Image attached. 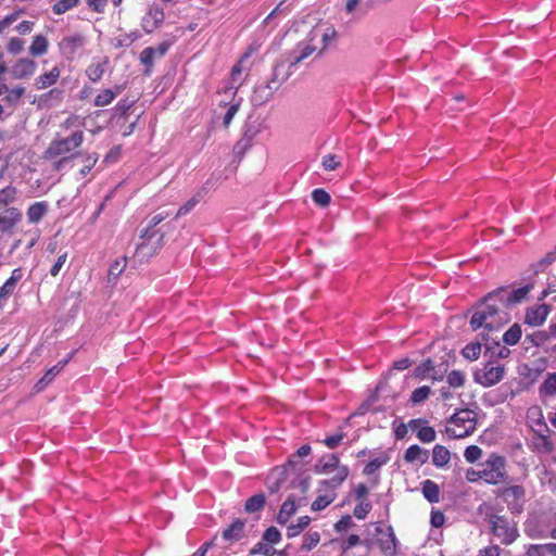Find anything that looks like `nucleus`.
I'll use <instances>...</instances> for the list:
<instances>
[{"label":"nucleus","instance_id":"1","mask_svg":"<svg viewBox=\"0 0 556 556\" xmlns=\"http://www.w3.org/2000/svg\"><path fill=\"white\" fill-rule=\"evenodd\" d=\"M84 140L83 130H75L67 137L56 136L45 150L42 159L53 161L52 167L59 172L76 155L75 150L83 144Z\"/></svg>","mask_w":556,"mask_h":556},{"label":"nucleus","instance_id":"2","mask_svg":"<svg viewBox=\"0 0 556 556\" xmlns=\"http://www.w3.org/2000/svg\"><path fill=\"white\" fill-rule=\"evenodd\" d=\"M497 302L498 301H488L486 298L484 299V302L471 316L470 326L472 330H478L482 327L490 331L497 330L504 324L508 323V313L505 312V307L496 306Z\"/></svg>","mask_w":556,"mask_h":556},{"label":"nucleus","instance_id":"3","mask_svg":"<svg viewBox=\"0 0 556 556\" xmlns=\"http://www.w3.org/2000/svg\"><path fill=\"white\" fill-rule=\"evenodd\" d=\"M372 527L374 532H370L369 529L367 530L368 535L371 538L363 540V544L366 546L367 552H369L372 544L376 543L384 556H396L399 541L393 528L382 522H377L372 525Z\"/></svg>","mask_w":556,"mask_h":556},{"label":"nucleus","instance_id":"4","mask_svg":"<svg viewBox=\"0 0 556 556\" xmlns=\"http://www.w3.org/2000/svg\"><path fill=\"white\" fill-rule=\"evenodd\" d=\"M476 415L472 410L462 409L455 413L445 427V432L451 439H463L476 430Z\"/></svg>","mask_w":556,"mask_h":556},{"label":"nucleus","instance_id":"5","mask_svg":"<svg viewBox=\"0 0 556 556\" xmlns=\"http://www.w3.org/2000/svg\"><path fill=\"white\" fill-rule=\"evenodd\" d=\"M482 480L489 484H500L507 477L504 457L491 454L480 466Z\"/></svg>","mask_w":556,"mask_h":556},{"label":"nucleus","instance_id":"6","mask_svg":"<svg viewBox=\"0 0 556 556\" xmlns=\"http://www.w3.org/2000/svg\"><path fill=\"white\" fill-rule=\"evenodd\" d=\"M533 289V286L528 283L523 287L509 290L508 288H500L486 295L488 301H498L503 307H508L525 301Z\"/></svg>","mask_w":556,"mask_h":556},{"label":"nucleus","instance_id":"7","mask_svg":"<svg viewBox=\"0 0 556 556\" xmlns=\"http://www.w3.org/2000/svg\"><path fill=\"white\" fill-rule=\"evenodd\" d=\"M141 240L135 253L140 262L151 258L163 245V235L159 230H146Z\"/></svg>","mask_w":556,"mask_h":556},{"label":"nucleus","instance_id":"8","mask_svg":"<svg viewBox=\"0 0 556 556\" xmlns=\"http://www.w3.org/2000/svg\"><path fill=\"white\" fill-rule=\"evenodd\" d=\"M490 526L492 533L500 540L502 544L508 545L513 543L518 535L515 523L510 522L503 516H491Z\"/></svg>","mask_w":556,"mask_h":556},{"label":"nucleus","instance_id":"9","mask_svg":"<svg viewBox=\"0 0 556 556\" xmlns=\"http://www.w3.org/2000/svg\"><path fill=\"white\" fill-rule=\"evenodd\" d=\"M86 45V37L81 34H72L63 37L59 42L61 54L68 61L77 55L78 51Z\"/></svg>","mask_w":556,"mask_h":556},{"label":"nucleus","instance_id":"10","mask_svg":"<svg viewBox=\"0 0 556 556\" xmlns=\"http://www.w3.org/2000/svg\"><path fill=\"white\" fill-rule=\"evenodd\" d=\"M502 497L513 513H520L526 501V490L521 485H510L502 491Z\"/></svg>","mask_w":556,"mask_h":556},{"label":"nucleus","instance_id":"11","mask_svg":"<svg viewBox=\"0 0 556 556\" xmlns=\"http://www.w3.org/2000/svg\"><path fill=\"white\" fill-rule=\"evenodd\" d=\"M504 371V366L492 362L486 363L482 374H476V381L483 387H492L503 379Z\"/></svg>","mask_w":556,"mask_h":556},{"label":"nucleus","instance_id":"12","mask_svg":"<svg viewBox=\"0 0 556 556\" xmlns=\"http://www.w3.org/2000/svg\"><path fill=\"white\" fill-rule=\"evenodd\" d=\"M248 59V54H244L240 61L232 67L230 74V86L225 88L224 94L228 97H235L237 94L238 88L242 85L247 68L243 66L244 62Z\"/></svg>","mask_w":556,"mask_h":556},{"label":"nucleus","instance_id":"13","mask_svg":"<svg viewBox=\"0 0 556 556\" xmlns=\"http://www.w3.org/2000/svg\"><path fill=\"white\" fill-rule=\"evenodd\" d=\"M164 17L163 9L153 4L142 17L141 26L146 33L150 34L162 25Z\"/></svg>","mask_w":556,"mask_h":556},{"label":"nucleus","instance_id":"14","mask_svg":"<svg viewBox=\"0 0 556 556\" xmlns=\"http://www.w3.org/2000/svg\"><path fill=\"white\" fill-rule=\"evenodd\" d=\"M169 43L162 42L157 47H147L140 52V62L147 67L146 73H149L153 66L155 58H163L168 51Z\"/></svg>","mask_w":556,"mask_h":556},{"label":"nucleus","instance_id":"15","mask_svg":"<svg viewBox=\"0 0 556 556\" xmlns=\"http://www.w3.org/2000/svg\"><path fill=\"white\" fill-rule=\"evenodd\" d=\"M549 314V306L546 304H539L528 307L525 314V324L539 327L543 325Z\"/></svg>","mask_w":556,"mask_h":556},{"label":"nucleus","instance_id":"16","mask_svg":"<svg viewBox=\"0 0 556 556\" xmlns=\"http://www.w3.org/2000/svg\"><path fill=\"white\" fill-rule=\"evenodd\" d=\"M37 70V64L28 58L18 59L12 66V76L15 79H27L31 77Z\"/></svg>","mask_w":556,"mask_h":556},{"label":"nucleus","instance_id":"17","mask_svg":"<svg viewBox=\"0 0 556 556\" xmlns=\"http://www.w3.org/2000/svg\"><path fill=\"white\" fill-rule=\"evenodd\" d=\"M527 424L533 431V433L538 432H549L547 424L545 422L543 412L539 406H532L527 410Z\"/></svg>","mask_w":556,"mask_h":556},{"label":"nucleus","instance_id":"18","mask_svg":"<svg viewBox=\"0 0 556 556\" xmlns=\"http://www.w3.org/2000/svg\"><path fill=\"white\" fill-rule=\"evenodd\" d=\"M313 39L314 37L309 38L308 41L300 42L296 46V48L292 51L290 56L291 66H294L300 62L304 61L317 50V47L312 42Z\"/></svg>","mask_w":556,"mask_h":556},{"label":"nucleus","instance_id":"19","mask_svg":"<svg viewBox=\"0 0 556 556\" xmlns=\"http://www.w3.org/2000/svg\"><path fill=\"white\" fill-rule=\"evenodd\" d=\"M337 497L336 491L330 488H323L321 485L318 489V496L312 503V510L319 511L325 509L328 505H330Z\"/></svg>","mask_w":556,"mask_h":556},{"label":"nucleus","instance_id":"20","mask_svg":"<svg viewBox=\"0 0 556 556\" xmlns=\"http://www.w3.org/2000/svg\"><path fill=\"white\" fill-rule=\"evenodd\" d=\"M22 218V213L15 208L10 207L0 214V231H10Z\"/></svg>","mask_w":556,"mask_h":556},{"label":"nucleus","instance_id":"21","mask_svg":"<svg viewBox=\"0 0 556 556\" xmlns=\"http://www.w3.org/2000/svg\"><path fill=\"white\" fill-rule=\"evenodd\" d=\"M61 71L58 66H53L49 72L39 75L34 83V86L37 90H42L49 88L56 84L60 78Z\"/></svg>","mask_w":556,"mask_h":556},{"label":"nucleus","instance_id":"22","mask_svg":"<svg viewBox=\"0 0 556 556\" xmlns=\"http://www.w3.org/2000/svg\"><path fill=\"white\" fill-rule=\"evenodd\" d=\"M339 457L336 454L324 455L315 465L316 473H330L340 467Z\"/></svg>","mask_w":556,"mask_h":556},{"label":"nucleus","instance_id":"23","mask_svg":"<svg viewBox=\"0 0 556 556\" xmlns=\"http://www.w3.org/2000/svg\"><path fill=\"white\" fill-rule=\"evenodd\" d=\"M404 459L407 463L424 465L429 459V452L415 444L406 450Z\"/></svg>","mask_w":556,"mask_h":556},{"label":"nucleus","instance_id":"24","mask_svg":"<svg viewBox=\"0 0 556 556\" xmlns=\"http://www.w3.org/2000/svg\"><path fill=\"white\" fill-rule=\"evenodd\" d=\"M244 526L245 522L241 519L235 520L228 528H226L222 536L224 540L233 542L239 541L241 538H243L244 534Z\"/></svg>","mask_w":556,"mask_h":556},{"label":"nucleus","instance_id":"25","mask_svg":"<svg viewBox=\"0 0 556 556\" xmlns=\"http://www.w3.org/2000/svg\"><path fill=\"white\" fill-rule=\"evenodd\" d=\"M332 472H334V476L329 480H323L320 482V485L323 488H330L333 491L342 484V482L348 478L349 476V468L344 465H341L337 469H334Z\"/></svg>","mask_w":556,"mask_h":556},{"label":"nucleus","instance_id":"26","mask_svg":"<svg viewBox=\"0 0 556 556\" xmlns=\"http://www.w3.org/2000/svg\"><path fill=\"white\" fill-rule=\"evenodd\" d=\"M539 394L542 399L556 396V372H548L539 387Z\"/></svg>","mask_w":556,"mask_h":556},{"label":"nucleus","instance_id":"27","mask_svg":"<svg viewBox=\"0 0 556 556\" xmlns=\"http://www.w3.org/2000/svg\"><path fill=\"white\" fill-rule=\"evenodd\" d=\"M48 212V203L42 202H36L31 204L27 210V218L28 222L31 224H37L41 220V218L47 214Z\"/></svg>","mask_w":556,"mask_h":556},{"label":"nucleus","instance_id":"28","mask_svg":"<svg viewBox=\"0 0 556 556\" xmlns=\"http://www.w3.org/2000/svg\"><path fill=\"white\" fill-rule=\"evenodd\" d=\"M534 450L541 453H551L554 448L552 441L548 439V432L534 433L532 439Z\"/></svg>","mask_w":556,"mask_h":556},{"label":"nucleus","instance_id":"29","mask_svg":"<svg viewBox=\"0 0 556 556\" xmlns=\"http://www.w3.org/2000/svg\"><path fill=\"white\" fill-rule=\"evenodd\" d=\"M106 64H108L106 58H103L97 62L91 63L86 70V75L88 76V78L91 81H93V83L99 81L105 72Z\"/></svg>","mask_w":556,"mask_h":556},{"label":"nucleus","instance_id":"30","mask_svg":"<svg viewBox=\"0 0 556 556\" xmlns=\"http://www.w3.org/2000/svg\"><path fill=\"white\" fill-rule=\"evenodd\" d=\"M450 459H451V453L445 446L437 444L433 447L432 464L435 467L442 468V467L446 466L450 463Z\"/></svg>","mask_w":556,"mask_h":556},{"label":"nucleus","instance_id":"31","mask_svg":"<svg viewBox=\"0 0 556 556\" xmlns=\"http://www.w3.org/2000/svg\"><path fill=\"white\" fill-rule=\"evenodd\" d=\"M225 97H226V99H230V101L228 103L226 101H220L222 103H225L228 105L227 111L224 115V121H223L224 126L228 127L230 125L232 118L237 114V112L241 105L242 99L237 98L236 96L235 97L225 96Z\"/></svg>","mask_w":556,"mask_h":556},{"label":"nucleus","instance_id":"32","mask_svg":"<svg viewBox=\"0 0 556 556\" xmlns=\"http://www.w3.org/2000/svg\"><path fill=\"white\" fill-rule=\"evenodd\" d=\"M64 91L53 88L39 97V104L43 106H52L63 100Z\"/></svg>","mask_w":556,"mask_h":556},{"label":"nucleus","instance_id":"33","mask_svg":"<svg viewBox=\"0 0 556 556\" xmlns=\"http://www.w3.org/2000/svg\"><path fill=\"white\" fill-rule=\"evenodd\" d=\"M49 42L48 39L42 35H36L29 47V53L33 56H41L48 52Z\"/></svg>","mask_w":556,"mask_h":556},{"label":"nucleus","instance_id":"34","mask_svg":"<svg viewBox=\"0 0 556 556\" xmlns=\"http://www.w3.org/2000/svg\"><path fill=\"white\" fill-rule=\"evenodd\" d=\"M422 494L430 503H438L440 500V489L432 480L422 482Z\"/></svg>","mask_w":556,"mask_h":556},{"label":"nucleus","instance_id":"35","mask_svg":"<svg viewBox=\"0 0 556 556\" xmlns=\"http://www.w3.org/2000/svg\"><path fill=\"white\" fill-rule=\"evenodd\" d=\"M296 506L293 500L288 498L283 502L277 516V521L280 525L288 522L290 517L295 513Z\"/></svg>","mask_w":556,"mask_h":556},{"label":"nucleus","instance_id":"36","mask_svg":"<svg viewBox=\"0 0 556 556\" xmlns=\"http://www.w3.org/2000/svg\"><path fill=\"white\" fill-rule=\"evenodd\" d=\"M522 334L521 326L519 324H514L509 327L508 330L502 337V340L507 345H515L519 342Z\"/></svg>","mask_w":556,"mask_h":556},{"label":"nucleus","instance_id":"37","mask_svg":"<svg viewBox=\"0 0 556 556\" xmlns=\"http://www.w3.org/2000/svg\"><path fill=\"white\" fill-rule=\"evenodd\" d=\"M67 362L68 359L62 361L58 365L48 369L45 376L39 380L37 384L38 389L41 390L46 386H48L54 379V377L64 368Z\"/></svg>","mask_w":556,"mask_h":556},{"label":"nucleus","instance_id":"38","mask_svg":"<svg viewBox=\"0 0 556 556\" xmlns=\"http://www.w3.org/2000/svg\"><path fill=\"white\" fill-rule=\"evenodd\" d=\"M25 92L26 89L23 86H15L12 89L8 87L4 101L11 106H16L20 103L21 99L24 97Z\"/></svg>","mask_w":556,"mask_h":556},{"label":"nucleus","instance_id":"39","mask_svg":"<svg viewBox=\"0 0 556 556\" xmlns=\"http://www.w3.org/2000/svg\"><path fill=\"white\" fill-rule=\"evenodd\" d=\"M311 522L308 516H302L298 519L296 523H291L287 528V536L294 538L300 534Z\"/></svg>","mask_w":556,"mask_h":556},{"label":"nucleus","instance_id":"40","mask_svg":"<svg viewBox=\"0 0 556 556\" xmlns=\"http://www.w3.org/2000/svg\"><path fill=\"white\" fill-rule=\"evenodd\" d=\"M17 190L14 186L9 185L0 190V210L11 203H13L16 199Z\"/></svg>","mask_w":556,"mask_h":556},{"label":"nucleus","instance_id":"41","mask_svg":"<svg viewBox=\"0 0 556 556\" xmlns=\"http://www.w3.org/2000/svg\"><path fill=\"white\" fill-rule=\"evenodd\" d=\"M265 505L264 494H256L247 500L244 509L248 513H256L261 510Z\"/></svg>","mask_w":556,"mask_h":556},{"label":"nucleus","instance_id":"42","mask_svg":"<svg viewBox=\"0 0 556 556\" xmlns=\"http://www.w3.org/2000/svg\"><path fill=\"white\" fill-rule=\"evenodd\" d=\"M117 91H119V88H117ZM118 92H114L111 89H104L102 90L96 98H94V105L96 106H106L116 98Z\"/></svg>","mask_w":556,"mask_h":556},{"label":"nucleus","instance_id":"43","mask_svg":"<svg viewBox=\"0 0 556 556\" xmlns=\"http://www.w3.org/2000/svg\"><path fill=\"white\" fill-rule=\"evenodd\" d=\"M79 4V0H59L52 7V11L56 15L66 13Z\"/></svg>","mask_w":556,"mask_h":556},{"label":"nucleus","instance_id":"44","mask_svg":"<svg viewBox=\"0 0 556 556\" xmlns=\"http://www.w3.org/2000/svg\"><path fill=\"white\" fill-rule=\"evenodd\" d=\"M434 370L433 361L430 358L425 359L421 364H419L415 368V377L425 379L427 378L431 371Z\"/></svg>","mask_w":556,"mask_h":556},{"label":"nucleus","instance_id":"45","mask_svg":"<svg viewBox=\"0 0 556 556\" xmlns=\"http://www.w3.org/2000/svg\"><path fill=\"white\" fill-rule=\"evenodd\" d=\"M431 394V388L428 386H422L415 389L410 395V402L413 404H420L425 402L428 396Z\"/></svg>","mask_w":556,"mask_h":556},{"label":"nucleus","instance_id":"46","mask_svg":"<svg viewBox=\"0 0 556 556\" xmlns=\"http://www.w3.org/2000/svg\"><path fill=\"white\" fill-rule=\"evenodd\" d=\"M446 381L452 388H462L466 381V375L460 370H452L447 377Z\"/></svg>","mask_w":556,"mask_h":556},{"label":"nucleus","instance_id":"47","mask_svg":"<svg viewBox=\"0 0 556 556\" xmlns=\"http://www.w3.org/2000/svg\"><path fill=\"white\" fill-rule=\"evenodd\" d=\"M139 38V35L137 31H132L129 34H123L114 38V46L116 48L121 47H129L132 45L137 39Z\"/></svg>","mask_w":556,"mask_h":556},{"label":"nucleus","instance_id":"48","mask_svg":"<svg viewBox=\"0 0 556 556\" xmlns=\"http://www.w3.org/2000/svg\"><path fill=\"white\" fill-rule=\"evenodd\" d=\"M463 356L469 361H476L481 354V343H469L463 349Z\"/></svg>","mask_w":556,"mask_h":556},{"label":"nucleus","instance_id":"49","mask_svg":"<svg viewBox=\"0 0 556 556\" xmlns=\"http://www.w3.org/2000/svg\"><path fill=\"white\" fill-rule=\"evenodd\" d=\"M84 125V119L78 115H71L68 116L62 124L61 128L64 130L74 129L75 130H81L80 128Z\"/></svg>","mask_w":556,"mask_h":556},{"label":"nucleus","instance_id":"50","mask_svg":"<svg viewBox=\"0 0 556 556\" xmlns=\"http://www.w3.org/2000/svg\"><path fill=\"white\" fill-rule=\"evenodd\" d=\"M320 541V534L316 531L308 532L303 536L302 549L311 551L313 549Z\"/></svg>","mask_w":556,"mask_h":556},{"label":"nucleus","instance_id":"51","mask_svg":"<svg viewBox=\"0 0 556 556\" xmlns=\"http://www.w3.org/2000/svg\"><path fill=\"white\" fill-rule=\"evenodd\" d=\"M418 439L424 443H431L435 440L437 433L432 427L427 426V424L419 428L417 431Z\"/></svg>","mask_w":556,"mask_h":556},{"label":"nucleus","instance_id":"52","mask_svg":"<svg viewBox=\"0 0 556 556\" xmlns=\"http://www.w3.org/2000/svg\"><path fill=\"white\" fill-rule=\"evenodd\" d=\"M387 462H388L387 456H380L375 459H371L370 462H368L366 464V466L364 468V473L367 476L372 475L374 472L379 470V468H381L383 465H386Z\"/></svg>","mask_w":556,"mask_h":556},{"label":"nucleus","instance_id":"53","mask_svg":"<svg viewBox=\"0 0 556 556\" xmlns=\"http://www.w3.org/2000/svg\"><path fill=\"white\" fill-rule=\"evenodd\" d=\"M271 84H276V81L273 80L271 83H268L264 86H260L255 89V101H257V97H260V103H263L271 97L274 89Z\"/></svg>","mask_w":556,"mask_h":556},{"label":"nucleus","instance_id":"54","mask_svg":"<svg viewBox=\"0 0 556 556\" xmlns=\"http://www.w3.org/2000/svg\"><path fill=\"white\" fill-rule=\"evenodd\" d=\"M126 265H127V258L125 256L116 260L110 266L109 277L110 278H117L124 271Z\"/></svg>","mask_w":556,"mask_h":556},{"label":"nucleus","instance_id":"55","mask_svg":"<svg viewBox=\"0 0 556 556\" xmlns=\"http://www.w3.org/2000/svg\"><path fill=\"white\" fill-rule=\"evenodd\" d=\"M312 198L316 204L323 207L327 206L331 200L329 193L324 189H315L312 193Z\"/></svg>","mask_w":556,"mask_h":556},{"label":"nucleus","instance_id":"56","mask_svg":"<svg viewBox=\"0 0 556 556\" xmlns=\"http://www.w3.org/2000/svg\"><path fill=\"white\" fill-rule=\"evenodd\" d=\"M321 164L326 170H334L341 165V160L334 154H327L323 157Z\"/></svg>","mask_w":556,"mask_h":556},{"label":"nucleus","instance_id":"57","mask_svg":"<svg viewBox=\"0 0 556 556\" xmlns=\"http://www.w3.org/2000/svg\"><path fill=\"white\" fill-rule=\"evenodd\" d=\"M482 455V450L477 445H470L466 447L464 457L468 463L477 462Z\"/></svg>","mask_w":556,"mask_h":556},{"label":"nucleus","instance_id":"58","mask_svg":"<svg viewBox=\"0 0 556 556\" xmlns=\"http://www.w3.org/2000/svg\"><path fill=\"white\" fill-rule=\"evenodd\" d=\"M24 40L17 37H13L9 40L7 49L11 54H20L24 50Z\"/></svg>","mask_w":556,"mask_h":556},{"label":"nucleus","instance_id":"59","mask_svg":"<svg viewBox=\"0 0 556 556\" xmlns=\"http://www.w3.org/2000/svg\"><path fill=\"white\" fill-rule=\"evenodd\" d=\"M280 539L281 534L275 527L268 528L263 534V540L269 544H277Z\"/></svg>","mask_w":556,"mask_h":556},{"label":"nucleus","instance_id":"60","mask_svg":"<svg viewBox=\"0 0 556 556\" xmlns=\"http://www.w3.org/2000/svg\"><path fill=\"white\" fill-rule=\"evenodd\" d=\"M200 199L198 195L192 197L189 201H187L176 213V218L185 216L188 214L198 203Z\"/></svg>","mask_w":556,"mask_h":556},{"label":"nucleus","instance_id":"61","mask_svg":"<svg viewBox=\"0 0 556 556\" xmlns=\"http://www.w3.org/2000/svg\"><path fill=\"white\" fill-rule=\"evenodd\" d=\"M67 256H68L67 252H63L61 255H59L58 260L55 261V263L53 264V266L50 269V275L52 277H56L59 275L62 267L64 266V264L67 261Z\"/></svg>","mask_w":556,"mask_h":556},{"label":"nucleus","instance_id":"62","mask_svg":"<svg viewBox=\"0 0 556 556\" xmlns=\"http://www.w3.org/2000/svg\"><path fill=\"white\" fill-rule=\"evenodd\" d=\"M371 509V505L368 502H361L354 508V516L357 519H364Z\"/></svg>","mask_w":556,"mask_h":556},{"label":"nucleus","instance_id":"63","mask_svg":"<svg viewBox=\"0 0 556 556\" xmlns=\"http://www.w3.org/2000/svg\"><path fill=\"white\" fill-rule=\"evenodd\" d=\"M354 525L353 519L351 516L346 515L343 516L336 525L334 530L337 532H343L350 529Z\"/></svg>","mask_w":556,"mask_h":556},{"label":"nucleus","instance_id":"64","mask_svg":"<svg viewBox=\"0 0 556 556\" xmlns=\"http://www.w3.org/2000/svg\"><path fill=\"white\" fill-rule=\"evenodd\" d=\"M359 543L363 544V541H361V538L357 534H351L343 542V544H342V552L346 553L350 548H352L353 546H355V545H357Z\"/></svg>","mask_w":556,"mask_h":556}]
</instances>
